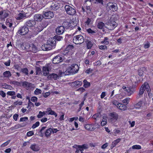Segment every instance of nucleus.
<instances>
[{
  "label": "nucleus",
  "instance_id": "50",
  "mask_svg": "<svg viewBox=\"0 0 153 153\" xmlns=\"http://www.w3.org/2000/svg\"><path fill=\"white\" fill-rule=\"evenodd\" d=\"M100 49L102 50H107V47L105 45H101L99 46Z\"/></svg>",
  "mask_w": 153,
  "mask_h": 153
},
{
  "label": "nucleus",
  "instance_id": "54",
  "mask_svg": "<svg viewBox=\"0 0 153 153\" xmlns=\"http://www.w3.org/2000/svg\"><path fill=\"white\" fill-rule=\"evenodd\" d=\"M9 13L7 12H4L3 13V15L2 16V19H4L5 18H6L7 17L9 16Z\"/></svg>",
  "mask_w": 153,
  "mask_h": 153
},
{
  "label": "nucleus",
  "instance_id": "56",
  "mask_svg": "<svg viewBox=\"0 0 153 153\" xmlns=\"http://www.w3.org/2000/svg\"><path fill=\"white\" fill-rule=\"evenodd\" d=\"M34 134L33 132L32 131H30L28 132L27 134V135L28 137H30Z\"/></svg>",
  "mask_w": 153,
  "mask_h": 153
},
{
  "label": "nucleus",
  "instance_id": "5",
  "mask_svg": "<svg viewBox=\"0 0 153 153\" xmlns=\"http://www.w3.org/2000/svg\"><path fill=\"white\" fill-rule=\"evenodd\" d=\"M64 59L63 56L61 54H58L54 56L52 59L53 64H56L62 62Z\"/></svg>",
  "mask_w": 153,
  "mask_h": 153
},
{
  "label": "nucleus",
  "instance_id": "13",
  "mask_svg": "<svg viewBox=\"0 0 153 153\" xmlns=\"http://www.w3.org/2000/svg\"><path fill=\"white\" fill-rule=\"evenodd\" d=\"M44 18L43 15L37 14L34 16V20L36 21L40 22Z\"/></svg>",
  "mask_w": 153,
  "mask_h": 153
},
{
  "label": "nucleus",
  "instance_id": "23",
  "mask_svg": "<svg viewBox=\"0 0 153 153\" xmlns=\"http://www.w3.org/2000/svg\"><path fill=\"white\" fill-rule=\"evenodd\" d=\"M86 31L90 35L95 36L97 35V31L96 30H92L91 28H89L86 30Z\"/></svg>",
  "mask_w": 153,
  "mask_h": 153
},
{
  "label": "nucleus",
  "instance_id": "8",
  "mask_svg": "<svg viewBox=\"0 0 153 153\" xmlns=\"http://www.w3.org/2000/svg\"><path fill=\"white\" fill-rule=\"evenodd\" d=\"M106 7H108L110 10H111L113 11H116L117 10V4H114L112 3L109 2L108 3L106 6Z\"/></svg>",
  "mask_w": 153,
  "mask_h": 153
},
{
  "label": "nucleus",
  "instance_id": "55",
  "mask_svg": "<svg viewBox=\"0 0 153 153\" xmlns=\"http://www.w3.org/2000/svg\"><path fill=\"white\" fill-rule=\"evenodd\" d=\"M100 113H96L92 117V118L95 119V121H97V118L99 117Z\"/></svg>",
  "mask_w": 153,
  "mask_h": 153
},
{
  "label": "nucleus",
  "instance_id": "3",
  "mask_svg": "<svg viewBox=\"0 0 153 153\" xmlns=\"http://www.w3.org/2000/svg\"><path fill=\"white\" fill-rule=\"evenodd\" d=\"M65 9L67 13L69 15L73 16L76 13L75 8H73L69 5H65Z\"/></svg>",
  "mask_w": 153,
  "mask_h": 153
},
{
  "label": "nucleus",
  "instance_id": "1",
  "mask_svg": "<svg viewBox=\"0 0 153 153\" xmlns=\"http://www.w3.org/2000/svg\"><path fill=\"white\" fill-rule=\"evenodd\" d=\"M62 67L66 68V70L64 71L65 75H68L70 74H74L78 72L79 70V67L78 65L75 64L69 66V65L66 64H62Z\"/></svg>",
  "mask_w": 153,
  "mask_h": 153
},
{
  "label": "nucleus",
  "instance_id": "24",
  "mask_svg": "<svg viewBox=\"0 0 153 153\" xmlns=\"http://www.w3.org/2000/svg\"><path fill=\"white\" fill-rule=\"evenodd\" d=\"M85 42L86 44L87 48L88 49H90L92 46L93 44L92 42L88 39H85Z\"/></svg>",
  "mask_w": 153,
  "mask_h": 153
},
{
  "label": "nucleus",
  "instance_id": "48",
  "mask_svg": "<svg viewBox=\"0 0 153 153\" xmlns=\"http://www.w3.org/2000/svg\"><path fill=\"white\" fill-rule=\"evenodd\" d=\"M39 125V121L36 122L35 124H33L32 128L34 129L36 127L38 126Z\"/></svg>",
  "mask_w": 153,
  "mask_h": 153
},
{
  "label": "nucleus",
  "instance_id": "11",
  "mask_svg": "<svg viewBox=\"0 0 153 153\" xmlns=\"http://www.w3.org/2000/svg\"><path fill=\"white\" fill-rule=\"evenodd\" d=\"M73 22H65L62 24V25L66 29H71L73 26Z\"/></svg>",
  "mask_w": 153,
  "mask_h": 153
},
{
  "label": "nucleus",
  "instance_id": "63",
  "mask_svg": "<svg viewBox=\"0 0 153 153\" xmlns=\"http://www.w3.org/2000/svg\"><path fill=\"white\" fill-rule=\"evenodd\" d=\"M19 116V115L18 114H15L13 116V119L15 121H17Z\"/></svg>",
  "mask_w": 153,
  "mask_h": 153
},
{
  "label": "nucleus",
  "instance_id": "59",
  "mask_svg": "<svg viewBox=\"0 0 153 153\" xmlns=\"http://www.w3.org/2000/svg\"><path fill=\"white\" fill-rule=\"evenodd\" d=\"M28 117H21L20 119V122H24L28 120Z\"/></svg>",
  "mask_w": 153,
  "mask_h": 153
},
{
  "label": "nucleus",
  "instance_id": "26",
  "mask_svg": "<svg viewBox=\"0 0 153 153\" xmlns=\"http://www.w3.org/2000/svg\"><path fill=\"white\" fill-rule=\"evenodd\" d=\"M72 84L74 86H76L77 87H79L82 85V81H76L72 82Z\"/></svg>",
  "mask_w": 153,
  "mask_h": 153
},
{
  "label": "nucleus",
  "instance_id": "19",
  "mask_svg": "<svg viewBox=\"0 0 153 153\" xmlns=\"http://www.w3.org/2000/svg\"><path fill=\"white\" fill-rule=\"evenodd\" d=\"M47 78L49 79H53L55 80H56L58 78H59V76L56 74L52 73L48 75Z\"/></svg>",
  "mask_w": 153,
  "mask_h": 153
},
{
  "label": "nucleus",
  "instance_id": "57",
  "mask_svg": "<svg viewBox=\"0 0 153 153\" xmlns=\"http://www.w3.org/2000/svg\"><path fill=\"white\" fill-rule=\"evenodd\" d=\"M117 144V143H116L114 141H113L111 145V149H112L114 147L116 146Z\"/></svg>",
  "mask_w": 153,
  "mask_h": 153
},
{
  "label": "nucleus",
  "instance_id": "37",
  "mask_svg": "<svg viewBox=\"0 0 153 153\" xmlns=\"http://www.w3.org/2000/svg\"><path fill=\"white\" fill-rule=\"evenodd\" d=\"M31 44H30L29 43H27L25 46V50L28 51H30V47Z\"/></svg>",
  "mask_w": 153,
  "mask_h": 153
},
{
  "label": "nucleus",
  "instance_id": "9",
  "mask_svg": "<svg viewBox=\"0 0 153 153\" xmlns=\"http://www.w3.org/2000/svg\"><path fill=\"white\" fill-rule=\"evenodd\" d=\"M43 15L44 18L46 19H51L54 16L53 13L50 11L45 12Z\"/></svg>",
  "mask_w": 153,
  "mask_h": 153
},
{
  "label": "nucleus",
  "instance_id": "28",
  "mask_svg": "<svg viewBox=\"0 0 153 153\" xmlns=\"http://www.w3.org/2000/svg\"><path fill=\"white\" fill-rule=\"evenodd\" d=\"M30 47V51L34 53H36L38 51V49L33 44H31Z\"/></svg>",
  "mask_w": 153,
  "mask_h": 153
},
{
  "label": "nucleus",
  "instance_id": "40",
  "mask_svg": "<svg viewBox=\"0 0 153 153\" xmlns=\"http://www.w3.org/2000/svg\"><path fill=\"white\" fill-rule=\"evenodd\" d=\"M125 91L128 92L130 95H131L133 93V89L130 88V87H127V89L125 90Z\"/></svg>",
  "mask_w": 153,
  "mask_h": 153
},
{
  "label": "nucleus",
  "instance_id": "2",
  "mask_svg": "<svg viewBox=\"0 0 153 153\" xmlns=\"http://www.w3.org/2000/svg\"><path fill=\"white\" fill-rule=\"evenodd\" d=\"M84 37L81 35H79L74 37L73 41L74 43L76 44H80L85 41Z\"/></svg>",
  "mask_w": 153,
  "mask_h": 153
},
{
  "label": "nucleus",
  "instance_id": "42",
  "mask_svg": "<svg viewBox=\"0 0 153 153\" xmlns=\"http://www.w3.org/2000/svg\"><path fill=\"white\" fill-rule=\"evenodd\" d=\"M50 7L51 10H56L59 8L57 5H56L55 4H54L53 6L51 5Z\"/></svg>",
  "mask_w": 153,
  "mask_h": 153
},
{
  "label": "nucleus",
  "instance_id": "43",
  "mask_svg": "<svg viewBox=\"0 0 153 153\" xmlns=\"http://www.w3.org/2000/svg\"><path fill=\"white\" fill-rule=\"evenodd\" d=\"M47 127H43L41 128V129L40 130V131H39V133H40V136L41 137H43L44 136V134L42 132V131L43 130H44Z\"/></svg>",
  "mask_w": 153,
  "mask_h": 153
},
{
  "label": "nucleus",
  "instance_id": "51",
  "mask_svg": "<svg viewBox=\"0 0 153 153\" xmlns=\"http://www.w3.org/2000/svg\"><path fill=\"white\" fill-rule=\"evenodd\" d=\"M3 88L6 89H10V88H12L11 86L5 83L3 85Z\"/></svg>",
  "mask_w": 153,
  "mask_h": 153
},
{
  "label": "nucleus",
  "instance_id": "14",
  "mask_svg": "<svg viewBox=\"0 0 153 153\" xmlns=\"http://www.w3.org/2000/svg\"><path fill=\"white\" fill-rule=\"evenodd\" d=\"M47 42L52 47V48H53L56 46V41H55V39L53 38H51L48 40Z\"/></svg>",
  "mask_w": 153,
  "mask_h": 153
},
{
  "label": "nucleus",
  "instance_id": "49",
  "mask_svg": "<svg viewBox=\"0 0 153 153\" xmlns=\"http://www.w3.org/2000/svg\"><path fill=\"white\" fill-rule=\"evenodd\" d=\"M10 140H7V141L5 142L1 145V147H4L5 146H6L10 142Z\"/></svg>",
  "mask_w": 153,
  "mask_h": 153
},
{
  "label": "nucleus",
  "instance_id": "41",
  "mask_svg": "<svg viewBox=\"0 0 153 153\" xmlns=\"http://www.w3.org/2000/svg\"><path fill=\"white\" fill-rule=\"evenodd\" d=\"M45 114V111L42 112L40 111L39 112V114L37 116V117L39 118H41Z\"/></svg>",
  "mask_w": 153,
  "mask_h": 153
},
{
  "label": "nucleus",
  "instance_id": "33",
  "mask_svg": "<svg viewBox=\"0 0 153 153\" xmlns=\"http://www.w3.org/2000/svg\"><path fill=\"white\" fill-rule=\"evenodd\" d=\"M83 87L85 88H87L90 85V83L87 81L86 79H84L83 81Z\"/></svg>",
  "mask_w": 153,
  "mask_h": 153
},
{
  "label": "nucleus",
  "instance_id": "46",
  "mask_svg": "<svg viewBox=\"0 0 153 153\" xmlns=\"http://www.w3.org/2000/svg\"><path fill=\"white\" fill-rule=\"evenodd\" d=\"M133 149H141V146L139 145H135L132 146Z\"/></svg>",
  "mask_w": 153,
  "mask_h": 153
},
{
  "label": "nucleus",
  "instance_id": "64",
  "mask_svg": "<svg viewBox=\"0 0 153 153\" xmlns=\"http://www.w3.org/2000/svg\"><path fill=\"white\" fill-rule=\"evenodd\" d=\"M93 71V70L92 69L90 68H88L85 71V73H86L88 74H89L90 73H91Z\"/></svg>",
  "mask_w": 153,
  "mask_h": 153
},
{
  "label": "nucleus",
  "instance_id": "29",
  "mask_svg": "<svg viewBox=\"0 0 153 153\" xmlns=\"http://www.w3.org/2000/svg\"><path fill=\"white\" fill-rule=\"evenodd\" d=\"M119 106H118V108L121 110H125L127 109V107L126 105L120 103L119 104Z\"/></svg>",
  "mask_w": 153,
  "mask_h": 153
},
{
  "label": "nucleus",
  "instance_id": "7",
  "mask_svg": "<svg viewBox=\"0 0 153 153\" xmlns=\"http://www.w3.org/2000/svg\"><path fill=\"white\" fill-rule=\"evenodd\" d=\"M28 31V27L24 25V26L20 27L18 30L17 33L20 34L25 35L27 33Z\"/></svg>",
  "mask_w": 153,
  "mask_h": 153
},
{
  "label": "nucleus",
  "instance_id": "21",
  "mask_svg": "<svg viewBox=\"0 0 153 153\" xmlns=\"http://www.w3.org/2000/svg\"><path fill=\"white\" fill-rule=\"evenodd\" d=\"M142 85V86H143V88H144V91L146 89L148 93L150 92L151 90L150 88L149 84L148 83L145 82Z\"/></svg>",
  "mask_w": 153,
  "mask_h": 153
},
{
  "label": "nucleus",
  "instance_id": "53",
  "mask_svg": "<svg viewBox=\"0 0 153 153\" xmlns=\"http://www.w3.org/2000/svg\"><path fill=\"white\" fill-rule=\"evenodd\" d=\"M130 98L129 97H127L123 100V102L124 103H126L128 104V103L129 101Z\"/></svg>",
  "mask_w": 153,
  "mask_h": 153
},
{
  "label": "nucleus",
  "instance_id": "10",
  "mask_svg": "<svg viewBox=\"0 0 153 153\" xmlns=\"http://www.w3.org/2000/svg\"><path fill=\"white\" fill-rule=\"evenodd\" d=\"M25 25L27 27H35L36 22L33 20H28L25 22Z\"/></svg>",
  "mask_w": 153,
  "mask_h": 153
},
{
  "label": "nucleus",
  "instance_id": "6",
  "mask_svg": "<svg viewBox=\"0 0 153 153\" xmlns=\"http://www.w3.org/2000/svg\"><path fill=\"white\" fill-rule=\"evenodd\" d=\"M110 118L109 121L111 123H113L115 122L118 118V115L117 113L115 112H113L109 114Z\"/></svg>",
  "mask_w": 153,
  "mask_h": 153
},
{
  "label": "nucleus",
  "instance_id": "27",
  "mask_svg": "<svg viewBox=\"0 0 153 153\" xmlns=\"http://www.w3.org/2000/svg\"><path fill=\"white\" fill-rule=\"evenodd\" d=\"M74 48V47L72 45H69L66 47L65 49L66 51L71 53Z\"/></svg>",
  "mask_w": 153,
  "mask_h": 153
},
{
  "label": "nucleus",
  "instance_id": "20",
  "mask_svg": "<svg viewBox=\"0 0 153 153\" xmlns=\"http://www.w3.org/2000/svg\"><path fill=\"white\" fill-rule=\"evenodd\" d=\"M26 16V15L25 13H19L16 15L15 17L16 20H19L25 18Z\"/></svg>",
  "mask_w": 153,
  "mask_h": 153
},
{
  "label": "nucleus",
  "instance_id": "32",
  "mask_svg": "<svg viewBox=\"0 0 153 153\" xmlns=\"http://www.w3.org/2000/svg\"><path fill=\"white\" fill-rule=\"evenodd\" d=\"M3 75L5 77H9L11 76V74L10 71H6L4 72L3 73Z\"/></svg>",
  "mask_w": 153,
  "mask_h": 153
},
{
  "label": "nucleus",
  "instance_id": "15",
  "mask_svg": "<svg viewBox=\"0 0 153 153\" xmlns=\"http://www.w3.org/2000/svg\"><path fill=\"white\" fill-rule=\"evenodd\" d=\"M33 84L27 81H25L22 82V86L24 88H27L28 89L30 87H33Z\"/></svg>",
  "mask_w": 153,
  "mask_h": 153
},
{
  "label": "nucleus",
  "instance_id": "60",
  "mask_svg": "<svg viewBox=\"0 0 153 153\" xmlns=\"http://www.w3.org/2000/svg\"><path fill=\"white\" fill-rule=\"evenodd\" d=\"M66 50L65 49L64 50L63 52L61 53H60V54H61L62 55L64 56L66 55H68L69 53L68 51H66Z\"/></svg>",
  "mask_w": 153,
  "mask_h": 153
},
{
  "label": "nucleus",
  "instance_id": "12",
  "mask_svg": "<svg viewBox=\"0 0 153 153\" xmlns=\"http://www.w3.org/2000/svg\"><path fill=\"white\" fill-rule=\"evenodd\" d=\"M65 29L63 25L58 26L56 29V33L58 35L62 34L63 33Z\"/></svg>",
  "mask_w": 153,
  "mask_h": 153
},
{
  "label": "nucleus",
  "instance_id": "38",
  "mask_svg": "<svg viewBox=\"0 0 153 153\" xmlns=\"http://www.w3.org/2000/svg\"><path fill=\"white\" fill-rule=\"evenodd\" d=\"M53 38L55 39V41H56V40L58 41L61 40L63 38L62 36L59 35H55Z\"/></svg>",
  "mask_w": 153,
  "mask_h": 153
},
{
  "label": "nucleus",
  "instance_id": "25",
  "mask_svg": "<svg viewBox=\"0 0 153 153\" xmlns=\"http://www.w3.org/2000/svg\"><path fill=\"white\" fill-rule=\"evenodd\" d=\"M52 129L51 128H49L47 129L45 132V136L47 137H48L51 135L52 132Z\"/></svg>",
  "mask_w": 153,
  "mask_h": 153
},
{
  "label": "nucleus",
  "instance_id": "52",
  "mask_svg": "<svg viewBox=\"0 0 153 153\" xmlns=\"http://www.w3.org/2000/svg\"><path fill=\"white\" fill-rule=\"evenodd\" d=\"M31 100L33 102H36L37 101L38 98L36 97H33L31 98Z\"/></svg>",
  "mask_w": 153,
  "mask_h": 153
},
{
  "label": "nucleus",
  "instance_id": "30",
  "mask_svg": "<svg viewBox=\"0 0 153 153\" xmlns=\"http://www.w3.org/2000/svg\"><path fill=\"white\" fill-rule=\"evenodd\" d=\"M20 72H22L24 74L25 76L28 75V69L26 68H21Z\"/></svg>",
  "mask_w": 153,
  "mask_h": 153
},
{
  "label": "nucleus",
  "instance_id": "62",
  "mask_svg": "<svg viewBox=\"0 0 153 153\" xmlns=\"http://www.w3.org/2000/svg\"><path fill=\"white\" fill-rule=\"evenodd\" d=\"M22 101L18 102V101H16L14 102V104L15 105H21L22 104Z\"/></svg>",
  "mask_w": 153,
  "mask_h": 153
},
{
  "label": "nucleus",
  "instance_id": "44",
  "mask_svg": "<svg viewBox=\"0 0 153 153\" xmlns=\"http://www.w3.org/2000/svg\"><path fill=\"white\" fill-rule=\"evenodd\" d=\"M36 75H38L41 73V69L39 67H36Z\"/></svg>",
  "mask_w": 153,
  "mask_h": 153
},
{
  "label": "nucleus",
  "instance_id": "36",
  "mask_svg": "<svg viewBox=\"0 0 153 153\" xmlns=\"http://www.w3.org/2000/svg\"><path fill=\"white\" fill-rule=\"evenodd\" d=\"M104 23L102 22H100L98 23L97 25V27L100 29H102L103 28L104 25Z\"/></svg>",
  "mask_w": 153,
  "mask_h": 153
},
{
  "label": "nucleus",
  "instance_id": "39",
  "mask_svg": "<svg viewBox=\"0 0 153 153\" xmlns=\"http://www.w3.org/2000/svg\"><path fill=\"white\" fill-rule=\"evenodd\" d=\"M24 123H22L21 124H18L16 125L14 127H15V129H17L23 127L26 125H24Z\"/></svg>",
  "mask_w": 153,
  "mask_h": 153
},
{
  "label": "nucleus",
  "instance_id": "58",
  "mask_svg": "<svg viewBox=\"0 0 153 153\" xmlns=\"http://www.w3.org/2000/svg\"><path fill=\"white\" fill-rule=\"evenodd\" d=\"M111 102L113 104L115 105L117 107L118 106H119V104H120V103H119L117 101L115 100L112 101Z\"/></svg>",
  "mask_w": 153,
  "mask_h": 153
},
{
  "label": "nucleus",
  "instance_id": "34",
  "mask_svg": "<svg viewBox=\"0 0 153 153\" xmlns=\"http://www.w3.org/2000/svg\"><path fill=\"white\" fill-rule=\"evenodd\" d=\"M142 103L143 101H140L134 105V107L136 108H139L142 106Z\"/></svg>",
  "mask_w": 153,
  "mask_h": 153
},
{
  "label": "nucleus",
  "instance_id": "16",
  "mask_svg": "<svg viewBox=\"0 0 153 153\" xmlns=\"http://www.w3.org/2000/svg\"><path fill=\"white\" fill-rule=\"evenodd\" d=\"M74 147L76 148L79 149H81L84 150L87 149L88 148V146L87 144H84L82 145H75L74 146Z\"/></svg>",
  "mask_w": 153,
  "mask_h": 153
},
{
  "label": "nucleus",
  "instance_id": "17",
  "mask_svg": "<svg viewBox=\"0 0 153 153\" xmlns=\"http://www.w3.org/2000/svg\"><path fill=\"white\" fill-rule=\"evenodd\" d=\"M41 49L43 51H48L52 49V47L51 45H50L49 44H48V43L47 42L46 44H45L42 45L41 46Z\"/></svg>",
  "mask_w": 153,
  "mask_h": 153
},
{
  "label": "nucleus",
  "instance_id": "47",
  "mask_svg": "<svg viewBox=\"0 0 153 153\" xmlns=\"http://www.w3.org/2000/svg\"><path fill=\"white\" fill-rule=\"evenodd\" d=\"M42 93V91L39 89L36 88L34 91V94L36 95H38L39 94H41Z\"/></svg>",
  "mask_w": 153,
  "mask_h": 153
},
{
  "label": "nucleus",
  "instance_id": "18",
  "mask_svg": "<svg viewBox=\"0 0 153 153\" xmlns=\"http://www.w3.org/2000/svg\"><path fill=\"white\" fill-rule=\"evenodd\" d=\"M84 127L85 129L89 131H93L95 129V128L94 126L89 124H86L84 125Z\"/></svg>",
  "mask_w": 153,
  "mask_h": 153
},
{
  "label": "nucleus",
  "instance_id": "22",
  "mask_svg": "<svg viewBox=\"0 0 153 153\" xmlns=\"http://www.w3.org/2000/svg\"><path fill=\"white\" fill-rule=\"evenodd\" d=\"M30 148L34 151H38L40 150V147L36 144H32L30 146Z\"/></svg>",
  "mask_w": 153,
  "mask_h": 153
},
{
  "label": "nucleus",
  "instance_id": "4",
  "mask_svg": "<svg viewBox=\"0 0 153 153\" xmlns=\"http://www.w3.org/2000/svg\"><path fill=\"white\" fill-rule=\"evenodd\" d=\"M106 24L108 26L105 27L106 28L111 30L114 29L118 25L117 23L114 20L111 19L107 22Z\"/></svg>",
  "mask_w": 153,
  "mask_h": 153
},
{
  "label": "nucleus",
  "instance_id": "35",
  "mask_svg": "<svg viewBox=\"0 0 153 153\" xmlns=\"http://www.w3.org/2000/svg\"><path fill=\"white\" fill-rule=\"evenodd\" d=\"M143 88V86H142V85L140 89L139 92L138 93L139 95H141L142 97L145 91L144 89Z\"/></svg>",
  "mask_w": 153,
  "mask_h": 153
},
{
  "label": "nucleus",
  "instance_id": "61",
  "mask_svg": "<svg viewBox=\"0 0 153 153\" xmlns=\"http://www.w3.org/2000/svg\"><path fill=\"white\" fill-rule=\"evenodd\" d=\"M43 75L45 76H47L49 73V71L48 70H45L44 71V68H43Z\"/></svg>",
  "mask_w": 153,
  "mask_h": 153
},
{
  "label": "nucleus",
  "instance_id": "45",
  "mask_svg": "<svg viewBox=\"0 0 153 153\" xmlns=\"http://www.w3.org/2000/svg\"><path fill=\"white\" fill-rule=\"evenodd\" d=\"M7 95L10 96H14L16 95V92L14 91H9L7 93Z\"/></svg>",
  "mask_w": 153,
  "mask_h": 153
},
{
  "label": "nucleus",
  "instance_id": "31",
  "mask_svg": "<svg viewBox=\"0 0 153 153\" xmlns=\"http://www.w3.org/2000/svg\"><path fill=\"white\" fill-rule=\"evenodd\" d=\"M43 29V27L41 25H39L36 29L35 32L36 34H38L39 32L42 31Z\"/></svg>",
  "mask_w": 153,
  "mask_h": 153
}]
</instances>
